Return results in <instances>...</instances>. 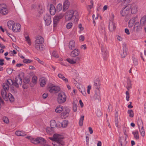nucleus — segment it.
I'll list each match as a JSON object with an SVG mask.
<instances>
[{"label":"nucleus","mask_w":146,"mask_h":146,"mask_svg":"<svg viewBox=\"0 0 146 146\" xmlns=\"http://www.w3.org/2000/svg\"><path fill=\"white\" fill-rule=\"evenodd\" d=\"M140 24L144 27L146 25V15H144L141 18Z\"/></svg>","instance_id":"26"},{"label":"nucleus","mask_w":146,"mask_h":146,"mask_svg":"<svg viewBox=\"0 0 146 146\" xmlns=\"http://www.w3.org/2000/svg\"><path fill=\"white\" fill-rule=\"evenodd\" d=\"M50 125L51 128L54 129L56 126V122L54 120H51L50 122Z\"/></svg>","instance_id":"39"},{"label":"nucleus","mask_w":146,"mask_h":146,"mask_svg":"<svg viewBox=\"0 0 146 146\" xmlns=\"http://www.w3.org/2000/svg\"><path fill=\"white\" fill-rule=\"evenodd\" d=\"M90 3L91 4V5H88V9H90L93 7L94 4L93 1H91Z\"/></svg>","instance_id":"60"},{"label":"nucleus","mask_w":146,"mask_h":146,"mask_svg":"<svg viewBox=\"0 0 146 146\" xmlns=\"http://www.w3.org/2000/svg\"><path fill=\"white\" fill-rule=\"evenodd\" d=\"M143 26L141 24H139V22H136L135 24L134 28L135 29L136 31L137 32L140 31L142 30V27Z\"/></svg>","instance_id":"21"},{"label":"nucleus","mask_w":146,"mask_h":146,"mask_svg":"<svg viewBox=\"0 0 146 146\" xmlns=\"http://www.w3.org/2000/svg\"><path fill=\"white\" fill-rule=\"evenodd\" d=\"M34 46L35 48L38 50L42 51L44 49L43 44H39L38 43H35Z\"/></svg>","instance_id":"23"},{"label":"nucleus","mask_w":146,"mask_h":146,"mask_svg":"<svg viewBox=\"0 0 146 146\" xmlns=\"http://www.w3.org/2000/svg\"><path fill=\"white\" fill-rule=\"evenodd\" d=\"M36 40L35 41V43H38V44H43L44 42V39L41 36H37L35 37Z\"/></svg>","instance_id":"18"},{"label":"nucleus","mask_w":146,"mask_h":146,"mask_svg":"<svg viewBox=\"0 0 146 146\" xmlns=\"http://www.w3.org/2000/svg\"><path fill=\"white\" fill-rule=\"evenodd\" d=\"M7 84H8L11 85V83L13 85V83H14V80H12L11 79H9L7 80Z\"/></svg>","instance_id":"56"},{"label":"nucleus","mask_w":146,"mask_h":146,"mask_svg":"<svg viewBox=\"0 0 146 146\" xmlns=\"http://www.w3.org/2000/svg\"><path fill=\"white\" fill-rule=\"evenodd\" d=\"M131 6V4H129L125 7L123 8L120 12L121 15L123 17L125 16V20L128 21L129 17V15L130 13V9Z\"/></svg>","instance_id":"2"},{"label":"nucleus","mask_w":146,"mask_h":146,"mask_svg":"<svg viewBox=\"0 0 146 146\" xmlns=\"http://www.w3.org/2000/svg\"><path fill=\"white\" fill-rule=\"evenodd\" d=\"M128 113L129 114V117H133L134 113L132 110H129L127 111Z\"/></svg>","instance_id":"46"},{"label":"nucleus","mask_w":146,"mask_h":146,"mask_svg":"<svg viewBox=\"0 0 146 146\" xmlns=\"http://www.w3.org/2000/svg\"><path fill=\"white\" fill-rule=\"evenodd\" d=\"M13 80V85L17 88L19 87V85H21L22 84V79L19 75L16 76L15 78V80Z\"/></svg>","instance_id":"6"},{"label":"nucleus","mask_w":146,"mask_h":146,"mask_svg":"<svg viewBox=\"0 0 146 146\" xmlns=\"http://www.w3.org/2000/svg\"><path fill=\"white\" fill-rule=\"evenodd\" d=\"M3 90L7 91L9 89V85L6 83H5L3 84Z\"/></svg>","instance_id":"41"},{"label":"nucleus","mask_w":146,"mask_h":146,"mask_svg":"<svg viewBox=\"0 0 146 146\" xmlns=\"http://www.w3.org/2000/svg\"><path fill=\"white\" fill-rule=\"evenodd\" d=\"M64 142L62 140L53 141L52 144L54 146H63L64 145Z\"/></svg>","instance_id":"22"},{"label":"nucleus","mask_w":146,"mask_h":146,"mask_svg":"<svg viewBox=\"0 0 146 146\" xmlns=\"http://www.w3.org/2000/svg\"><path fill=\"white\" fill-rule=\"evenodd\" d=\"M70 112V109L68 108H66L64 111L61 113V117L64 118L67 117L69 116Z\"/></svg>","instance_id":"19"},{"label":"nucleus","mask_w":146,"mask_h":146,"mask_svg":"<svg viewBox=\"0 0 146 146\" xmlns=\"http://www.w3.org/2000/svg\"><path fill=\"white\" fill-rule=\"evenodd\" d=\"M58 76L59 78L62 79L65 83H66L68 82V79L65 78L62 74L61 73L58 74Z\"/></svg>","instance_id":"33"},{"label":"nucleus","mask_w":146,"mask_h":146,"mask_svg":"<svg viewBox=\"0 0 146 146\" xmlns=\"http://www.w3.org/2000/svg\"><path fill=\"white\" fill-rule=\"evenodd\" d=\"M131 81L129 78H127V86L126 88L129 90L132 88V84H131Z\"/></svg>","instance_id":"31"},{"label":"nucleus","mask_w":146,"mask_h":146,"mask_svg":"<svg viewBox=\"0 0 146 146\" xmlns=\"http://www.w3.org/2000/svg\"><path fill=\"white\" fill-rule=\"evenodd\" d=\"M49 90L50 92L56 94L60 91V88L59 86L51 84L49 86Z\"/></svg>","instance_id":"3"},{"label":"nucleus","mask_w":146,"mask_h":146,"mask_svg":"<svg viewBox=\"0 0 146 146\" xmlns=\"http://www.w3.org/2000/svg\"><path fill=\"white\" fill-rule=\"evenodd\" d=\"M73 25V24L72 23H69L66 25V28L68 29H70Z\"/></svg>","instance_id":"53"},{"label":"nucleus","mask_w":146,"mask_h":146,"mask_svg":"<svg viewBox=\"0 0 146 146\" xmlns=\"http://www.w3.org/2000/svg\"><path fill=\"white\" fill-rule=\"evenodd\" d=\"M80 59L81 58L80 57H77L76 58L74 59L70 58H67L66 59V60L70 64H76L77 61L79 62L80 60Z\"/></svg>","instance_id":"10"},{"label":"nucleus","mask_w":146,"mask_h":146,"mask_svg":"<svg viewBox=\"0 0 146 146\" xmlns=\"http://www.w3.org/2000/svg\"><path fill=\"white\" fill-rule=\"evenodd\" d=\"M47 133L49 134H51L53 132L54 129L50 127H48L46 129Z\"/></svg>","instance_id":"43"},{"label":"nucleus","mask_w":146,"mask_h":146,"mask_svg":"<svg viewBox=\"0 0 146 146\" xmlns=\"http://www.w3.org/2000/svg\"><path fill=\"white\" fill-rule=\"evenodd\" d=\"M3 121L6 123H8L9 122V120L7 117H3Z\"/></svg>","instance_id":"54"},{"label":"nucleus","mask_w":146,"mask_h":146,"mask_svg":"<svg viewBox=\"0 0 146 146\" xmlns=\"http://www.w3.org/2000/svg\"><path fill=\"white\" fill-rule=\"evenodd\" d=\"M75 44V42L73 40H71L69 42L68 45L69 48L70 50H72L74 48Z\"/></svg>","instance_id":"27"},{"label":"nucleus","mask_w":146,"mask_h":146,"mask_svg":"<svg viewBox=\"0 0 146 146\" xmlns=\"http://www.w3.org/2000/svg\"><path fill=\"white\" fill-rule=\"evenodd\" d=\"M91 88V86L90 85H88L87 87V92L88 94H89L90 93V90Z\"/></svg>","instance_id":"58"},{"label":"nucleus","mask_w":146,"mask_h":146,"mask_svg":"<svg viewBox=\"0 0 146 146\" xmlns=\"http://www.w3.org/2000/svg\"><path fill=\"white\" fill-rule=\"evenodd\" d=\"M131 9L132 14H134L137 12L138 7L136 5L131 4Z\"/></svg>","instance_id":"25"},{"label":"nucleus","mask_w":146,"mask_h":146,"mask_svg":"<svg viewBox=\"0 0 146 146\" xmlns=\"http://www.w3.org/2000/svg\"><path fill=\"white\" fill-rule=\"evenodd\" d=\"M100 86V82L99 79L98 78H97L94 81V88L97 90H99Z\"/></svg>","instance_id":"11"},{"label":"nucleus","mask_w":146,"mask_h":146,"mask_svg":"<svg viewBox=\"0 0 146 146\" xmlns=\"http://www.w3.org/2000/svg\"><path fill=\"white\" fill-rule=\"evenodd\" d=\"M62 6L61 4H58L56 6V11L58 12L62 10Z\"/></svg>","instance_id":"42"},{"label":"nucleus","mask_w":146,"mask_h":146,"mask_svg":"<svg viewBox=\"0 0 146 146\" xmlns=\"http://www.w3.org/2000/svg\"><path fill=\"white\" fill-rule=\"evenodd\" d=\"M32 61L31 60L29 59H26L24 58L23 60V62L24 63L27 64L28 63H30L32 62Z\"/></svg>","instance_id":"51"},{"label":"nucleus","mask_w":146,"mask_h":146,"mask_svg":"<svg viewBox=\"0 0 146 146\" xmlns=\"http://www.w3.org/2000/svg\"><path fill=\"white\" fill-rule=\"evenodd\" d=\"M60 124L62 125V127L64 128L67 126L68 124V121L67 120H65L62 122V124L60 123Z\"/></svg>","instance_id":"45"},{"label":"nucleus","mask_w":146,"mask_h":146,"mask_svg":"<svg viewBox=\"0 0 146 146\" xmlns=\"http://www.w3.org/2000/svg\"><path fill=\"white\" fill-rule=\"evenodd\" d=\"M66 96L63 92H61L58 94V99L59 100H66Z\"/></svg>","instance_id":"13"},{"label":"nucleus","mask_w":146,"mask_h":146,"mask_svg":"<svg viewBox=\"0 0 146 146\" xmlns=\"http://www.w3.org/2000/svg\"><path fill=\"white\" fill-rule=\"evenodd\" d=\"M54 141H56L62 140V139L60 138V136L58 134H54L53 135Z\"/></svg>","instance_id":"36"},{"label":"nucleus","mask_w":146,"mask_h":146,"mask_svg":"<svg viewBox=\"0 0 146 146\" xmlns=\"http://www.w3.org/2000/svg\"><path fill=\"white\" fill-rule=\"evenodd\" d=\"M25 41L27 42L28 44L31 45V41L29 35H27L25 36Z\"/></svg>","instance_id":"40"},{"label":"nucleus","mask_w":146,"mask_h":146,"mask_svg":"<svg viewBox=\"0 0 146 146\" xmlns=\"http://www.w3.org/2000/svg\"><path fill=\"white\" fill-rule=\"evenodd\" d=\"M101 50L102 52V54L104 57V59H105L108 56V51L107 50L106 47L103 46H102Z\"/></svg>","instance_id":"20"},{"label":"nucleus","mask_w":146,"mask_h":146,"mask_svg":"<svg viewBox=\"0 0 146 146\" xmlns=\"http://www.w3.org/2000/svg\"><path fill=\"white\" fill-rule=\"evenodd\" d=\"M45 7L44 6H39L38 13L40 15L42 14L44 11Z\"/></svg>","instance_id":"34"},{"label":"nucleus","mask_w":146,"mask_h":146,"mask_svg":"<svg viewBox=\"0 0 146 146\" xmlns=\"http://www.w3.org/2000/svg\"><path fill=\"white\" fill-rule=\"evenodd\" d=\"M13 26L11 30H12L13 32L17 33L20 31L21 26L19 24L15 23Z\"/></svg>","instance_id":"9"},{"label":"nucleus","mask_w":146,"mask_h":146,"mask_svg":"<svg viewBox=\"0 0 146 146\" xmlns=\"http://www.w3.org/2000/svg\"><path fill=\"white\" fill-rule=\"evenodd\" d=\"M132 134L134 135V137L136 139H138L139 138V132L137 130H135L132 132Z\"/></svg>","instance_id":"38"},{"label":"nucleus","mask_w":146,"mask_h":146,"mask_svg":"<svg viewBox=\"0 0 146 146\" xmlns=\"http://www.w3.org/2000/svg\"><path fill=\"white\" fill-rule=\"evenodd\" d=\"M4 61L3 59H0V66H3L4 63L3 62Z\"/></svg>","instance_id":"63"},{"label":"nucleus","mask_w":146,"mask_h":146,"mask_svg":"<svg viewBox=\"0 0 146 146\" xmlns=\"http://www.w3.org/2000/svg\"><path fill=\"white\" fill-rule=\"evenodd\" d=\"M72 104L73 110L74 112H76L77 111V108L78 105V102L76 103L75 102H73Z\"/></svg>","instance_id":"37"},{"label":"nucleus","mask_w":146,"mask_h":146,"mask_svg":"<svg viewBox=\"0 0 146 146\" xmlns=\"http://www.w3.org/2000/svg\"><path fill=\"white\" fill-rule=\"evenodd\" d=\"M136 17H134L132 18H131V19L129 22L130 23H131L133 24L134 23L135 21H136Z\"/></svg>","instance_id":"49"},{"label":"nucleus","mask_w":146,"mask_h":146,"mask_svg":"<svg viewBox=\"0 0 146 146\" xmlns=\"http://www.w3.org/2000/svg\"><path fill=\"white\" fill-rule=\"evenodd\" d=\"M8 13V10L5 5H2L0 7V13L3 15H5Z\"/></svg>","instance_id":"8"},{"label":"nucleus","mask_w":146,"mask_h":146,"mask_svg":"<svg viewBox=\"0 0 146 146\" xmlns=\"http://www.w3.org/2000/svg\"><path fill=\"white\" fill-rule=\"evenodd\" d=\"M34 59L38 61V62L40 63V64H44V62L42 61H41L39 59V58H37V57H35L34 58Z\"/></svg>","instance_id":"57"},{"label":"nucleus","mask_w":146,"mask_h":146,"mask_svg":"<svg viewBox=\"0 0 146 146\" xmlns=\"http://www.w3.org/2000/svg\"><path fill=\"white\" fill-rule=\"evenodd\" d=\"M70 3L68 0L65 1L63 3V11L64 12L66 11L69 8Z\"/></svg>","instance_id":"16"},{"label":"nucleus","mask_w":146,"mask_h":146,"mask_svg":"<svg viewBox=\"0 0 146 146\" xmlns=\"http://www.w3.org/2000/svg\"><path fill=\"white\" fill-rule=\"evenodd\" d=\"M128 129L125 127L124 128H123V132L124 134L125 135H126L127 134L126 133V132L128 130Z\"/></svg>","instance_id":"64"},{"label":"nucleus","mask_w":146,"mask_h":146,"mask_svg":"<svg viewBox=\"0 0 146 146\" xmlns=\"http://www.w3.org/2000/svg\"><path fill=\"white\" fill-rule=\"evenodd\" d=\"M39 81L40 82V86L42 87L44 86L46 82L45 78L44 77L41 78L39 80Z\"/></svg>","instance_id":"29"},{"label":"nucleus","mask_w":146,"mask_h":146,"mask_svg":"<svg viewBox=\"0 0 146 146\" xmlns=\"http://www.w3.org/2000/svg\"><path fill=\"white\" fill-rule=\"evenodd\" d=\"M64 14L63 13H60L55 16L53 19L54 27H56L60 19L63 18Z\"/></svg>","instance_id":"4"},{"label":"nucleus","mask_w":146,"mask_h":146,"mask_svg":"<svg viewBox=\"0 0 146 146\" xmlns=\"http://www.w3.org/2000/svg\"><path fill=\"white\" fill-rule=\"evenodd\" d=\"M7 73L9 74H11L12 72V70L11 68L7 69Z\"/></svg>","instance_id":"62"},{"label":"nucleus","mask_w":146,"mask_h":146,"mask_svg":"<svg viewBox=\"0 0 146 146\" xmlns=\"http://www.w3.org/2000/svg\"><path fill=\"white\" fill-rule=\"evenodd\" d=\"M37 78L36 76H33L32 78V81L33 83L36 84L37 82Z\"/></svg>","instance_id":"48"},{"label":"nucleus","mask_w":146,"mask_h":146,"mask_svg":"<svg viewBox=\"0 0 146 146\" xmlns=\"http://www.w3.org/2000/svg\"><path fill=\"white\" fill-rule=\"evenodd\" d=\"M133 63L135 65H137L138 64V62L137 59L135 58H133Z\"/></svg>","instance_id":"59"},{"label":"nucleus","mask_w":146,"mask_h":146,"mask_svg":"<svg viewBox=\"0 0 146 146\" xmlns=\"http://www.w3.org/2000/svg\"><path fill=\"white\" fill-rule=\"evenodd\" d=\"M16 135L19 136H24L26 135V133L24 131H17L15 132Z\"/></svg>","instance_id":"32"},{"label":"nucleus","mask_w":146,"mask_h":146,"mask_svg":"<svg viewBox=\"0 0 146 146\" xmlns=\"http://www.w3.org/2000/svg\"><path fill=\"white\" fill-rule=\"evenodd\" d=\"M137 124L140 134L143 137L145 135V131L143 127V123L141 120H139Z\"/></svg>","instance_id":"5"},{"label":"nucleus","mask_w":146,"mask_h":146,"mask_svg":"<svg viewBox=\"0 0 146 146\" xmlns=\"http://www.w3.org/2000/svg\"><path fill=\"white\" fill-rule=\"evenodd\" d=\"M115 125L117 127H118V118H115Z\"/></svg>","instance_id":"61"},{"label":"nucleus","mask_w":146,"mask_h":146,"mask_svg":"<svg viewBox=\"0 0 146 146\" xmlns=\"http://www.w3.org/2000/svg\"><path fill=\"white\" fill-rule=\"evenodd\" d=\"M52 55L56 58L58 57L59 56L57 53L55 51H53L52 52Z\"/></svg>","instance_id":"52"},{"label":"nucleus","mask_w":146,"mask_h":146,"mask_svg":"<svg viewBox=\"0 0 146 146\" xmlns=\"http://www.w3.org/2000/svg\"><path fill=\"white\" fill-rule=\"evenodd\" d=\"M8 97L9 100H14V98L13 96L11 94L9 93L8 94Z\"/></svg>","instance_id":"50"},{"label":"nucleus","mask_w":146,"mask_h":146,"mask_svg":"<svg viewBox=\"0 0 146 146\" xmlns=\"http://www.w3.org/2000/svg\"><path fill=\"white\" fill-rule=\"evenodd\" d=\"M56 11V9L54 5L52 4L50 5V14L54 15H55Z\"/></svg>","instance_id":"24"},{"label":"nucleus","mask_w":146,"mask_h":146,"mask_svg":"<svg viewBox=\"0 0 146 146\" xmlns=\"http://www.w3.org/2000/svg\"><path fill=\"white\" fill-rule=\"evenodd\" d=\"M120 55L122 58H124L127 54V49L125 45L123 46L122 50L120 52Z\"/></svg>","instance_id":"14"},{"label":"nucleus","mask_w":146,"mask_h":146,"mask_svg":"<svg viewBox=\"0 0 146 146\" xmlns=\"http://www.w3.org/2000/svg\"><path fill=\"white\" fill-rule=\"evenodd\" d=\"M44 19L45 23V25L46 26L50 25L51 23L50 16L48 14H46L44 15Z\"/></svg>","instance_id":"7"},{"label":"nucleus","mask_w":146,"mask_h":146,"mask_svg":"<svg viewBox=\"0 0 146 146\" xmlns=\"http://www.w3.org/2000/svg\"><path fill=\"white\" fill-rule=\"evenodd\" d=\"M84 115H82L80 118L79 121V125L80 126H82L83 125V122L84 119Z\"/></svg>","instance_id":"44"},{"label":"nucleus","mask_w":146,"mask_h":146,"mask_svg":"<svg viewBox=\"0 0 146 146\" xmlns=\"http://www.w3.org/2000/svg\"><path fill=\"white\" fill-rule=\"evenodd\" d=\"M80 54V51L78 49H74L70 53V56L71 57H78Z\"/></svg>","instance_id":"12"},{"label":"nucleus","mask_w":146,"mask_h":146,"mask_svg":"<svg viewBox=\"0 0 146 146\" xmlns=\"http://www.w3.org/2000/svg\"><path fill=\"white\" fill-rule=\"evenodd\" d=\"M81 92L84 96L86 95V90L83 88H82V90H81Z\"/></svg>","instance_id":"55"},{"label":"nucleus","mask_w":146,"mask_h":146,"mask_svg":"<svg viewBox=\"0 0 146 146\" xmlns=\"http://www.w3.org/2000/svg\"><path fill=\"white\" fill-rule=\"evenodd\" d=\"M65 20L68 21L72 19L75 23L77 22L79 20L78 12L72 9H69L65 13Z\"/></svg>","instance_id":"1"},{"label":"nucleus","mask_w":146,"mask_h":146,"mask_svg":"<svg viewBox=\"0 0 146 146\" xmlns=\"http://www.w3.org/2000/svg\"><path fill=\"white\" fill-rule=\"evenodd\" d=\"M63 110V107L61 106H57L55 109V111L57 113H60Z\"/></svg>","instance_id":"35"},{"label":"nucleus","mask_w":146,"mask_h":146,"mask_svg":"<svg viewBox=\"0 0 146 146\" xmlns=\"http://www.w3.org/2000/svg\"><path fill=\"white\" fill-rule=\"evenodd\" d=\"M96 113L98 117H100L102 115L101 110L100 109H97L96 111Z\"/></svg>","instance_id":"47"},{"label":"nucleus","mask_w":146,"mask_h":146,"mask_svg":"<svg viewBox=\"0 0 146 146\" xmlns=\"http://www.w3.org/2000/svg\"><path fill=\"white\" fill-rule=\"evenodd\" d=\"M109 28L110 32L114 31L116 29L115 24L112 21H110L109 23Z\"/></svg>","instance_id":"17"},{"label":"nucleus","mask_w":146,"mask_h":146,"mask_svg":"<svg viewBox=\"0 0 146 146\" xmlns=\"http://www.w3.org/2000/svg\"><path fill=\"white\" fill-rule=\"evenodd\" d=\"M15 23L13 21L10 20L8 21L7 22V26L9 29L11 30Z\"/></svg>","instance_id":"28"},{"label":"nucleus","mask_w":146,"mask_h":146,"mask_svg":"<svg viewBox=\"0 0 146 146\" xmlns=\"http://www.w3.org/2000/svg\"><path fill=\"white\" fill-rule=\"evenodd\" d=\"M93 98L95 100H100V92L99 90H95V94L93 96Z\"/></svg>","instance_id":"15"},{"label":"nucleus","mask_w":146,"mask_h":146,"mask_svg":"<svg viewBox=\"0 0 146 146\" xmlns=\"http://www.w3.org/2000/svg\"><path fill=\"white\" fill-rule=\"evenodd\" d=\"M1 94L2 97L5 100L8 99L6 91L2 90L1 91Z\"/></svg>","instance_id":"30"}]
</instances>
